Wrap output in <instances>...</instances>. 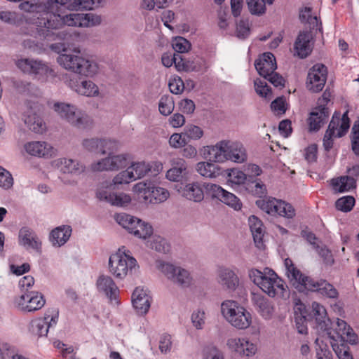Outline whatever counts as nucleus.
<instances>
[{"label": "nucleus", "instance_id": "nucleus-22", "mask_svg": "<svg viewBox=\"0 0 359 359\" xmlns=\"http://www.w3.org/2000/svg\"><path fill=\"white\" fill-rule=\"evenodd\" d=\"M309 287L307 290L311 292H316L320 294L322 297L337 300L339 297V292L335 287L327 280L320 278L315 280L313 278L310 280Z\"/></svg>", "mask_w": 359, "mask_h": 359}, {"label": "nucleus", "instance_id": "nucleus-3", "mask_svg": "<svg viewBox=\"0 0 359 359\" xmlns=\"http://www.w3.org/2000/svg\"><path fill=\"white\" fill-rule=\"evenodd\" d=\"M250 279L271 297L286 298L289 296L283 280L269 268L263 271L252 269L248 271Z\"/></svg>", "mask_w": 359, "mask_h": 359}, {"label": "nucleus", "instance_id": "nucleus-29", "mask_svg": "<svg viewBox=\"0 0 359 359\" xmlns=\"http://www.w3.org/2000/svg\"><path fill=\"white\" fill-rule=\"evenodd\" d=\"M26 151L39 157H51L54 154L53 147L46 142L34 141L28 142L25 146Z\"/></svg>", "mask_w": 359, "mask_h": 359}, {"label": "nucleus", "instance_id": "nucleus-38", "mask_svg": "<svg viewBox=\"0 0 359 359\" xmlns=\"http://www.w3.org/2000/svg\"><path fill=\"white\" fill-rule=\"evenodd\" d=\"M331 184L333 189L338 192L348 191L355 187V179L351 176H341L337 179H332Z\"/></svg>", "mask_w": 359, "mask_h": 359}, {"label": "nucleus", "instance_id": "nucleus-35", "mask_svg": "<svg viewBox=\"0 0 359 359\" xmlns=\"http://www.w3.org/2000/svg\"><path fill=\"white\" fill-rule=\"evenodd\" d=\"M22 120L25 124L36 133H43L46 129L45 123L32 109H27L23 114Z\"/></svg>", "mask_w": 359, "mask_h": 359}, {"label": "nucleus", "instance_id": "nucleus-55", "mask_svg": "<svg viewBox=\"0 0 359 359\" xmlns=\"http://www.w3.org/2000/svg\"><path fill=\"white\" fill-rule=\"evenodd\" d=\"M229 180L236 184H241L248 182V177L246 176L245 172L238 170H233L229 174Z\"/></svg>", "mask_w": 359, "mask_h": 359}, {"label": "nucleus", "instance_id": "nucleus-49", "mask_svg": "<svg viewBox=\"0 0 359 359\" xmlns=\"http://www.w3.org/2000/svg\"><path fill=\"white\" fill-rule=\"evenodd\" d=\"M120 146V143L114 140L101 139L100 154L109 155L116 151Z\"/></svg>", "mask_w": 359, "mask_h": 359}, {"label": "nucleus", "instance_id": "nucleus-2", "mask_svg": "<svg viewBox=\"0 0 359 359\" xmlns=\"http://www.w3.org/2000/svg\"><path fill=\"white\" fill-rule=\"evenodd\" d=\"M204 149L208 154L210 160L216 163L230 161L236 163H243L248 159L247 150L243 144L238 141L221 140L215 145L205 147Z\"/></svg>", "mask_w": 359, "mask_h": 359}, {"label": "nucleus", "instance_id": "nucleus-53", "mask_svg": "<svg viewBox=\"0 0 359 359\" xmlns=\"http://www.w3.org/2000/svg\"><path fill=\"white\" fill-rule=\"evenodd\" d=\"M13 178L12 175L6 169L0 166V187L8 189L13 187Z\"/></svg>", "mask_w": 359, "mask_h": 359}, {"label": "nucleus", "instance_id": "nucleus-54", "mask_svg": "<svg viewBox=\"0 0 359 359\" xmlns=\"http://www.w3.org/2000/svg\"><path fill=\"white\" fill-rule=\"evenodd\" d=\"M187 144V140L182 133H174L169 139V144L172 148L180 149Z\"/></svg>", "mask_w": 359, "mask_h": 359}, {"label": "nucleus", "instance_id": "nucleus-15", "mask_svg": "<svg viewBox=\"0 0 359 359\" xmlns=\"http://www.w3.org/2000/svg\"><path fill=\"white\" fill-rule=\"evenodd\" d=\"M130 160L131 156L128 154H111L108 157L93 163L92 169L94 171L117 170L126 167Z\"/></svg>", "mask_w": 359, "mask_h": 359}, {"label": "nucleus", "instance_id": "nucleus-24", "mask_svg": "<svg viewBox=\"0 0 359 359\" xmlns=\"http://www.w3.org/2000/svg\"><path fill=\"white\" fill-rule=\"evenodd\" d=\"M255 66L259 74L267 79L277 68L276 57L271 53H264L255 60Z\"/></svg>", "mask_w": 359, "mask_h": 359}, {"label": "nucleus", "instance_id": "nucleus-56", "mask_svg": "<svg viewBox=\"0 0 359 359\" xmlns=\"http://www.w3.org/2000/svg\"><path fill=\"white\" fill-rule=\"evenodd\" d=\"M315 249L325 264L329 265L334 264V259L332 252L325 245H316Z\"/></svg>", "mask_w": 359, "mask_h": 359}, {"label": "nucleus", "instance_id": "nucleus-5", "mask_svg": "<svg viewBox=\"0 0 359 359\" xmlns=\"http://www.w3.org/2000/svg\"><path fill=\"white\" fill-rule=\"evenodd\" d=\"M221 312L226 320L238 330H245L252 323V316L237 302L226 300L221 304Z\"/></svg>", "mask_w": 359, "mask_h": 359}, {"label": "nucleus", "instance_id": "nucleus-44", "mask_svg": "<svg viewBox=\"0 0 359 359\" xmlns=\"http://www.w3.org/2000/svg\"><path fill=\"white\" fill-rule=\"evenodd\" d=\"M128 168L133 172L135 180L144 177L151 170L150 165L143 161L133 163Z\"/></svg>", "mask_w": 359, "mask_h": 359}, {"label": "nucleus", "instance_id": "nucleus-63", "mask_svg": "<svg viewBox=\"0 0 359 359\" xmlns=\"http://www.w3.org/2000/svg\"><path fill=\"white\" fill-rule=\"evenodd\" d=\"M271 108L278 115L285 114L286 107L284 97H279L273 100L271 104Z\"/></svg>", "mask_w": 359, "mask_h": 359}, {"label": "nucleus", "instance_id": "nucleus-42", "mask_svg": "<svg viewBox=\"0 0 359 359\" xmlns=\"http://www.w3.org/2000/svg\"><path fill=\"white\" fill-rule=\"evenodd\" d=\"M274 0H246L250 12L253 15H260L265 13L266 5L272 4Z\"/></svg>", "mask_w": 359, "mask_h": 359}, {"label": "nucleus", "instance_id": "nucleus-39", "mask_svg": "<svg viewBox=\"0 0 359 359\" xmlns=\"http://www.w3.org/2000/svg\"><path fill=\"white\" fill-rule=\"evenodd\" d=\"M197 172L203 177L213 178L219 174L218 167L209 162H199L196 164Z\"/></svg>", "mask_w": 359, "mask_h": 359}, {"label": "nucleus", "instance_id": "nucleus-32", "mask_svg": "<svg viewBox=\"0 0 359 359\" xmlns=\"http://www.w3.org/2000/svg\"><path fill=\"white\" fill-rule=\"evenodd\" d=\"M19 243L27 249L32 248L39 250L41 243L36 233L28 227H22L19 231Z\"/></svg>", "mask_w": 359, "mask_h": 359}, {"label": "nucleus", "instance_id": "nucleus-27", "mask_svg": "<svg viewBox=\"0 0 359 359\" xmlns=\"http://www.w3.org/2000/svg\"><path fill=\"white\" fill-rule=\"evenodd\" d=\"M68 85L73 90L83 96L92 97L100 94L98 86L90 80L79 82L77 80L69 79Z\"/></svg>", "mask_w": 359, "mask_h": 359}, {"label": "nucleus", "instance_id": "nucleus-14", "mask_svg": "<svg viewBox=\"0 0 359 359\" xmlns=\"http://www.w3.org/2000/svg\"><path fill=\"white\" fill-rule=\"evenodd\" d=\"M43 296L38 292H27L15 300V306L25 312H34L41 309L45 304Z\"/></svg>", "mask_w": 359, "mask_h": 359}, {"label": "nucleus", "instance_id": "nucleus-10", "mask_svg": "<svg viewBox=\"0 0 359 359\" xmlns=\"http://www.w3.org/2000/svg\"><path fill=\"white\" fill-rule=\"evenodd\" d=\"M133 189L145 202L154 204L165 201L170 196L167 189L155 186L151 182H139L134 186Z\"/></svg>", "mask_w": 359, "mask_h": 359}, {"label": "nucleus", "instance_id": "nucleus-30", "mask_svg": "<svg viewBox=\"0 0 359 359\" xmlns=\"http://www.w3.org/2000/svg\"><path fill=\"white\" fill-rule=\"evenodd\" d=\"M335 332L341 342L348 341L352 345L358 343V336L345 320L337 318Z\"/></svg>", "mask_w": 359, "mask_h": 359}, {"label": "nucleus", "instance_id": "nucleus-1", "mask_svg": "<svg viewBox=\"0 0 359 359\" xmlns=\"http://www.w3.org/2000/svg\"><path fill=\"white\" fill-rule=\"evenodd\" d=\"M101 0H33L21 2L20 10L29 13H36V20L33 24L40 27L38 32L48 41L67 40L72 36L71 29L63 27L99 25L102 19L93 13H70L64 16L54 13L59 6H66L70 10H92L100 6Z\"/></svg>", "mask_w": 359, "mask_h": 359}, {"label": "nucleus", "instance_id": "nucleus-6", "mask_svg": "<svg viewBox=\"0 0 359 359\" xmlns=\"http://www.w3.org/2000/svg\"><path fill=\"white\" fill-rule=\"evenodd\" d=\"M54 110L63 119L78 128H88L93 125L92 118L84 111L78 109L74 105L65 102H56Z\"/></svg>", "mask_w": 359, "mask_h": 359}, {"label": "nucleus", "instance_id": "nucleus-7", "mask_svg": "<svg viewBox=\"0 0 359 359\" xmlns=\"http://www.w3.org/2000/svg\"><path fill=\"white\" fill-rule=\"evenodd\" d=\"M137 266L136 259L130 256V251L118 249L109 260V271L117 278L123 279Z\"/></svg>", "mask_w": 359, "mask_h": 359}, {"label": "nucleus", "instance_id": "nucleus-26", "mask_svg": "<svg viewBox=\"0 0 359 359\" xmlns=\"http://www.w3.org/2000/svg\"><path fill=\"white\" fill-rule=\"evenodd\" d=\"M313 49L312 36L309 32H300L295 40L294 50L300 58H305L311 54Z\"/></svg>", "mask_w": 359, "mask_h": 359}, {"label": "nucleus", "instance_id": "nucleus-19", "mask_svg": "<svg viewBox=\"0 0 359 359\" xmlns=\"http://www.w3.org/2000/svg\"><path fill=\"white\" fill-rule=\"evenodd\" d=\"M96 285L98 291L106 295L111 304H119V289L111 277L100 276L97 280Z\"/></svg>", "mask_w": 359, "mask_h": 359}, {"label": "nucleus", "instance_id": "nucleus-34", "mask_svg": "<svg viewBox=\"0 0 359 359\" xmlns=\"http://www.w3.org/2000/svg\"><path fill=\"white\" fill-rule=\"evenodd\" d=\"M72 229L69 225H62L53 229L50 233V241L53 246L61 247L69 239Z\"/></svg>", "mask_w": 359, "mask_h": 359}, {"label": "nucleus", "instance_id": "nucleus-64", "mask_svg": "<svg viewBox=\"0 0 359 359\" xmlns=\"http://www.w3.org/2000/svg\"><path fill=\"white\" fill-rule=\"evenodd\" d=\"M316 343L319 346L316 348L317 359H332V354L326 344L320 345L318 339Z\"/></svg>", "mask_w": 359, "mask_h": 359}, {"label": "nucleus", "instance_id": "nucleus-40", "mask_svg": "<svg viewBox=\"0 0 359 359\" xmlns=\"http://www.w3.org/2000/svg\"><path fill=\"white\" fill-rule=\"evenodd\" d=\"M132 234L139 238L146 239L151 236L153 229L151 225L137 219L136 221L135 229L133 230Z\"/></svg>", "mask_w": 359, "mask_h": 359}, {"label": "nucleus", "instance_id": "nucleus-60", "mask_svg": "<svg viewBox=\"0 0 359 359\" xmlns=\"http://www.w3.org/2000/svg\"><path fill=\"white\" fill-rule=\"evenodd\" d=\"M351 148L353 153L359 156V124L355 123L352 128Z\"/></svg>", "mask_w": 359, "mask_h": 359}, {"label": "nucleus", "instance_id": "nucleus-13", "mask_svg": "<svg viewBox=\"0 0 359 359\" xmlns=\"http://www.w3.org/2000/svg\"><path fill=\"white\" fill-rule=\"evenodd\" d=\"M158 269L163 273L168 278L179 285L186 287L190 285L191 277L188 271L177 267L172 264L160 262L158 264Z\"/></svg>", "mask_w": 359, "mask_h": 359}, {"label": "nucleus", "instance_id": "nucleus-18", "mask_svg": "<svg viewBox=\"0 0 359 359\" xmlns=\"http://www.w3.org/2000/svg\"><path fill=\"white\" fill-rule=\"evenodd\" d=\"M284 264L286 269V275L294 287L299 291L307 290L309 287V283L313 278L304 275L290 258L285 259Z\"/></svg>", "mask_w": 359, "mask_h": 359}, {"label": "nucleus", "instance_id": "nucleus-33", "mask_svg": "<svg viewBox=\"0 0 359 359\" xmlns=\"http://www.w3.org/2000/svg\"><path fill=\"white\" fill-rule=\"evenodd\" d=\"M219 283L226 289L235 290L239 284V278L235 271L229 268L222 267L218 271Z\"/></svg>", "mask_w": 359, "mask_h": 359}, {"label": "nucleus", "instance_id": "nucleus-57", "mask_svg": "<svg viewBox=\"0 0 359 359\" xmlns=\"http://www.w3.org/2000/svg\"><path fill=\"white\" fill-rule=\"evenodd\" d=\"M168 86L170 92L176 95L182 93L184 88V82L179 76L170 79Z\"/></svg>", "mask_w": 359, "mask_h": 359}, {"label": "nucleus", "instance_id": "nucleus-21", "mask_svg": "<svg viewBox=\"0 0 359 359\" xmlns=\"http://www.w3.org/2000/svg\"><path fill=\"white\" fill-rule=\"evenodd\" d=\"M348 114V111H346L343 114L339 111H335L327 129L329 133H332L338 137L345 135L350 128V119Z\"/></svg>", "mask_w": 359, "mask_h": 359}, {"label": "nucleus", "instance_id": "nucleus-4", "mask_svg": "<svg viewBox=\"0 0 359 359\" xmlns=\"http://www.w3.org/2000/svg\"><path fill=\"white\" fill-rule=\"evenodd\" d=\"M57 62L67 70L89 77L95 76L99 69L97 62L82 57L79 52L62 54Z\"/></svg>", "mask_w": 359, "mask_h": 359}, {"label": "nucleus", "instance_id": "nucleus-8", "mask_svg": "<svg viewBox=\"0 0 359 359\" xmlns=\"http://www.w3.org/2000/svg\"><path fill=\"white\" fill-rule=\"evenodd\" d=\"M256 205L268 215L275 217L292 219L296 215L295 209L290 203L275 198L259 199L256 201Z\"/></svg>", "mask_w": 359, "mask_h": 359}, {"label": "nucleus", "instance_id": "nucleus-11", "mask_svg": "<svg viewBox=\"0 0 359 359\" xmlns=\"http://www.w3.org/2000/svg\"><path fill=\"white\" fill-rule=\"evenodd\" d=\"M204 196L212 200H217L231 207L236 210L242 208V203L240 199L233 194L230 193L218 184L213 183H203Z\"/></svg>", "mask_w": 359, "mask_h": 359}, {"label": "nucleus", "instance_id": "nucleus-25", "mask_svg": "<svg viewBox=\"0 0 359 359\" xmlns=\"http://www.w3.org/2000/svg\"><path fill=\"white\" fill-rule=\"evenodd\" d=\"M251 302L257 311L266 320L271 319L275 311L272 302L259 293H252Z\"/></svg>", "mask_w": 359, "mask_h": 359}, {"label": "nucleus", "instance_id": "nucleus-28", "mask_svg": "<svg viewBox=\"0 0 359 359\" xmlns=\"http://www.w3.org/2000/svg\"><path fill=\"white\" fill-rule=\"evenodd\" d=\"M151 297L147 290L136 287L132 294V303L137 312L141 315L146 314L151 306Z\"/></svg>", "mask_w": 359, "mask_h": 359}, {"label": "nucleus", "instance_id": "nucleus-16", "mask_svg": "<svg viewBox=\"0 0 359 359\" xmlns=\"http://www.w3.org/2000/svg\"><path fill=\"white\" fill-rule=\"evenodd\" d=\"M112 184L110 186L100 187L96 193L97 198L100 201H105L111 205L117 207H125L131 202L130 195L121 192L114 193L112 191Z\"/></svg>", "mask_w": 359, "mask_h": 359}, {"label": "nucleus", "instance_id": "nucleus-61", "mask_svg": "<svg viewBox=\"0 0 359 359\" xmlns=\"http://www.w3.org/2000/svg\"><path fill=\"white\" fill-rule=\"evenodd\" d=\"M244 170L248 182L256 180L255 178L262 172V170L259 165L252 163L247 165Z\"/></svg>", "mask_w": 359, "mask_h": 359}, {"label": "nucleus", "instance_id": "nucleus-45", "mask_svg": "<svg viewBox=\"0 0 359 359\" xmlns=\"http://www.w3.org/2000/svg\"><path fill=\"white\" fill-rule=\"evenodd\" d=\"M175 107L174 100L169 95H163L158 103V109L160 113L163 116L170 115Z\"/></svg>", "mask_w": 359, "mask_h": 359}, {"label": "nucleus", "instance_id": "nucleus-20", "mask_svg": "<svg viewBox=\"0 0 359 359\" xmlns=\"http://www.w3.org/2000/svg\"><path fill=\"white\" fill-rule=\"evenodd\" d=\"M226 345L231 351L246 357L253 356L257 351L256 344L246 338H230L227 340Z\"/></svg>", "mask_w": 359, "mask_h": 359}, {"label": "nucleus", "instance_id": "nucleus-62", "mask_svg": "<svg viewBox=\"0 0 359 359\" xmlns=\"http://www.w3.org/2000/svg\"><path fill=\"white\" fill-rule=\"evenodd\" d=\"M312 309L316 321L320 324L321 322L324 321L323 319L325 318L327 315L325 308L319 303L314 302L312 303Z\"/></svg>", "mask_w": 359, "mask_h": 359}, {"label": "nucleus", "instance_id": "nucleus-48", "mask_svg": "<svg viewBox=\"0 0 359 359\" xmlns=\"http://www.w3.org/2000/svg\"><path fill=\"white\" fill-rule=\"evenodd\" d=\"M255 88L258 95L266 99H271L272 92L264 80L257 79L255 81Z\"/></svg>", "mask_w": 359, "mask_h": 359}, {"label": "nucleus", "instance_id": "nucleus-51", "mask_svg": "<svg viewBox=\"0 0 359 359\" xmlns=\"http://www.w3.org/2000/svg\"><path fill=\"white\" fill-rule=\"evenodd\" d=\"M332 346L339 359H353L350 348L344 342L340 345L332 344Z\"/></svg>", "mask_w": 359, "mask_h": 359}, {"label": "nucleus", "instance_id": "nucleus-17", "mask_svg": "<svg viewBox=\"0 0 359 359\" xmlns=\"http://www.w3.org/2000/svg\"><path fill=\"white\" fill-rule=\"evenodd\" d=\"M327 67L323 64H316L310 69L306 86L309 90L318 93L323 90L327 80Z\"/></svg>", "mask_w": 359, "mask_h": 359}, {"label": "nucleus", "instance_id": "nucleus-47", "mask_svg": "<svg viewBox=\"0 0 359 359\" xmlns=\"http://www.w3.org/2000/svg\"><path fill=\"white\" fill-rule=\"evenodd\" d=\"M187 140H198L203 135V130L199 126L195 125H187L183 132Z\"/></svg>", "mask_w": 359, "mask_h": 359}, {"label": "nucleus", "instance_id": "nucleus-59", "mask_svg": "<svg viewBox=\"0 0 359 359\" xmlns=\"http://www.w3.org/2000/svg\"><path fill=\"white\" fill-rule=\"evenodd\" d=\"M173 49L177 53H186L190 48L189 42L183 37H178L175 39L174 42L172 43Z\"/></svg>", "mask_w": 359, "mask_h": 359}, {"label": "nucleus", "instance_id": "nucleus-58", "mask_svg": "<svg viewBox=\"0 0 359 359\" xmlns=\"http://www.w3.org/2000/svg\"><path fill=\"white\" fill-rule=\"evenodd\" d=\"M83 147L88 151L100 153L101 139L90 138L83 141Z\"/></svg>", "mask_w": 359, "mask_h": 359}, {"label": "nucleus", "instance_id": "nucleus-50", "mask_svg": "<svg viewBox=\"0 0 359 359\" xmlns=\"http://www.w3.org/2000/svg\"><path fill=\"white\" fill-rule=\"evenodd\" d=\"M135 181L133 172L127 168L126 170L119 172L113 179V184H128Z\"/></svg>", "mask_w": 359, "mask_h": 359}, {"label": "nucleus", "instance_id": "nucleus-23", "mask_svg": "<svg viewBox=\"0 0 359 359\" xmlns=\"http://www.w3.org/2000/svg\"><path fill=\"white\" fill-rule=\"evenodd\" d=\"M329 114L330 111L327 107L321 105L313 108L307 120L309 131H318L327 122Z\"/></svg>", "mask_w": 359, "mask_h": 359}, {"label": "nucleus", "instance_id": "nucleus-46", "mask_svg": "<svg viewBox=\"0 0 359 359\" xmlns=\"http://www.w3.org/2000/svg\"><path fill=\"white\" fill-rule=\"evenodd\" d=\"M355 198L351 196H346L339 198L335 203L337 210L344 212H349L355 205Z\"/></svg>", "mask_w": 359, "mask_h": 359}, {"label": "nucleus", "instance_id": "nucleus-52", "mask_svg": "<svg viewBox=\"0 0 359 359\" xmlns=\"http://www.w3.org/2000/svg\"><path fill=\"white\" fill-rule=\"evenodd\" d=\"M191 323L197 330L204 327L205 323V313L203 310L198 309L191 314Z\"/></svg>", "mask_w": 359, "mask_h": 359}, {"label": "nucleus", "instance_id": "nucleus-43", "mask_svg": "<svg viewBox=\"0 0 359 359\" xmlns=\"http://www.w3.org/2000/svg\"><path fill=\"white\" fill-rule=\"evenodd\" d=\"M246 189L252 195L262 198L267 194L266 185L259 180L247 182Z\"/></svg>", "mask_w": 359, "mask_h": 359}, {"label": "nucleus", "instance_id": "nucleus-36", "mask_svg": "<svg viewBox=\"0 0 359 359\" xmlns=\"http://www.w3.org/2000/svg\"><path fill=\"white\" fill-rule=\"evenodd\" d=\"M182 196L189 201L201 202L204 198L203 184L189 183L182 191Z\"/></svg>", "mask_w": 359, "mask_h": 359}, {"label": "nucleus", "instance_id": "nucleus-31", "mask_svg": "<svg viewBox=\"0 0 359 359\" xmlns=\"http://www.w3.org/2000/svg\"><path fill=\"white\" fill-rule=\"evenodd\" d=\"M248 224L256 246L261 249L264 247L265 229L262 222L256 216L251 215L248 218Z\"/></svg>", "mask_w": 359, "mask_h": 359}, {"label": "nucleus", "instance_id": "nucleus-41", "mask_svg": "<svg viewBox=\"0 0 359 359\" xmlns=\"http://www.w3.org/2000/svg\"><path fill=\"white\" fill-rule=\"evenodd\" d=\"M137 219L138 218L126 213H119L115 216V219L117 223L123 226V228L127 229L130 233L135 229V225Z\"/></svg>", "mask_w": 359, "mask_h": 359}, {"label": "nucleus", "instance_id": "nucleus-9", "mask_svg": "<svg viewBox=\"0 0 359 359\" xmlns=\"http://www.w3.org/2000/svg\"><path fill=\"white\" fill-rule=\"evenodd\" d=\"M16 65L23 72L33 74L41 81H46L56 76L54 70L41 60L21 59L17 62Z\"/></svg>", "mask_w": 359, "mask_h": 359}, {"label": "nucleus", "instance_id": "nucleus-37", "mask_svg": "<svg viewBox=\"0 0 359 359\" xmlns=\"http://www.w3.org/2000/svg\"><path fill=\"white\" fill-rule=\"evenodd\" d=\"M55 165L64 173L79 174L84 170L83 165L77 161L65 158L55 161Z\"/></svg>", "mask_w": 359, "mask_h": 359}, {"label": "nucleus", "instance_id": "nucleus-12", "mask_svg": "<svg viewBox=\"0 0 359 359\" xmlns=\"http://www.w3.org/2000/svg\"><path fill=\"white\" fill-rule=\"evenodd\" d=\"M58 321V312L56 311H48L43 318L34 319L29 325L30 332L39 337H46L49 329L55 327Z\"/></svg>", "mask_w": 359, "mask_h": 359}]
</instances>
